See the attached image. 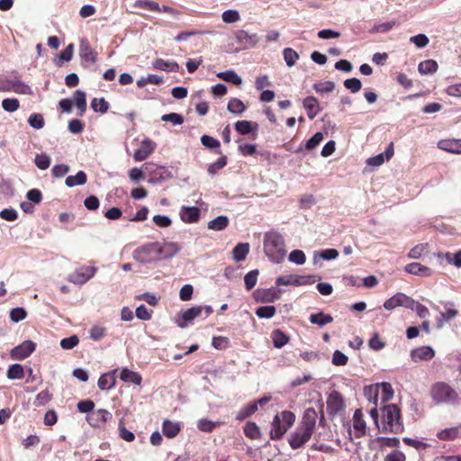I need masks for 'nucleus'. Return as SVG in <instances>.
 <instances>
[{"label":"nucleus","instance_id":"774afa93","mask_svg":"<svg viewBox=\"0 0 461 461\" xmlns=\"http://www.w3.org/2000/svg\"><path fill=\"white\" fill-rule=\"evenodd\" d=\"M324 139L322 132H316L312 138H310L305 143V149L312 150L315 149Z\"/></svg>","mask_w":461,"mask_h":461},{"label":"nucleus","instance_id":"338daca9","mask_svg":"<svg viewBox=\"0 0 461 461\" xmlns=\"http://www.w3.org/2000/svg\"><path fill=\"white\" fill-rule=\"evenodd\" d=\"M28 123L31 127L40 130L44 126V119L43 116L40 113H32L30 115L28 119Z\"/></svg>","mask_w":461,"mask_h":461},{"label":"nucleus","instance_id":"9b49d317","mask_svg":"<svg viewBox=\"0 0 461 461\" xmlns=\"http://www.w3.org/2000/svg\"><path fill=\"white\" fill-rule=\"evenodd\" d=\"M234 36L237 43L240 44L243 50L252 49L259 41V37L257 33H249L245 30L236 31Z\"/></svg>","mask_w":461,"mask_h":461},{"label":"nucleus","instance_id":"a18cd8bd","mask_svg":"<svg viewBox=\"0 0 461 461\" xmlns=\"http://www.w3.org/2000/svg\"><path fill=\"white\" fill-rule=\"evenodd\" d=\"M73 102L80 111V114L85 113L86 109V100L85 92L81 90H77L73 97Z\"/></svg>","mask_w":461,"mask_h":461},{"label":"nucleus","instance_id":"a19ab883","mask_svg":"<svg viewBox=\"0 0 461 461\" xmlns=\"http://www.w3.org/2000/svg\"><path fill=\"white\" fill-rule=\"evenodd\" d=\"M403 293H397L393 295L391 298L386 300L384 303V309L388 311H392L397 307H402V304Z\"/></svg>","mask_w":461,"mask_h":461},{"label":"nucleus","instance_id":"58836bf2","mask_svg":"<svg viewBox=\"0 0 461 461\" xmlns=\"http://www.w3.org/2000/svg\"><path fill=\"white\" fill-rule=\"evenodd\" d=\"M271 338L273 340V344L276 348H283L289 341L288 336H286L283 331H281L278 329L275 330L272 332Z\"/></svg>","mask_w":461,"mask_h":461},{"label":"nucleus","instance_id":"4d7b16f0","mask_svg":"<svg viewBox=\"0 0 461 461\" xmlns=\"http://www.w3.org/2000/svg\"><path fill=\"white\" fill-rule=\"evenodd\" d=\"M288 259L296 265H303L306 261V256L303 250L294 249L289 254Z\"/></svg>","mask_w":461,"mask_h":461},{"label":"nucleus","instance_id":"b1692460","mask_svg":"<svg viewBox=\"0 0 461 461\" xmlns=\"http://www.w3.org/2000/svg\"><path fill=\"white\" fill-rule=\"evenodd\" d=\"M235 130L237 132L242 135L254 133V137L257 135L258 131V123L250 121H238L235 125Z\"/></svg>","mask_w":461,"mask_h":461},{"label":"nucleus","instance_id":"864d4df0","mask_svg":"<svg viewBox=\"0 0 461 461\" xmlns=\"http://www.w3.org/2000/svg\"><path fill=\"white\" fill-rule=\"evenodd\" d=\"M377 388L375 384L366 386L364 389V394L366 399L375 404V406L378 405V395H377Z\"/></svg>","mask_w":461,"mask_h":461},{"label":"nucleus","instance_id":"c756f323","mask_svg":"<svg viewBox=\"0 0 461 461\" xmlns=\"http://www.w3.org/2000/svg\"><path fill=\"white\" fill-rule=\"evenodd\" d=\"M377 388V395L378 399L381 400V402H385L392 399L393 395V390L392 385L389 383H382L375 384Z\"/></svg>","mask_w":461,"mask_h":461},{"label":"nucleus","instance_id":"2f4dec72","mask_svg":"<svg viewBox=\"0 0 461 461\" xmlns=\"http://www.w3.org/2000/svg\"><path fill=\"white\" fill-rule=\"evenodd\" d=\"M86 181V174L84 171H78L75 176H68L65 180V184L68 187H74L77 185H83Z\"/></svg>","mask_w":461,"mask_h":461},{"label":"nucleus","instance_id":"0e129e2a","mask_svg":"<svg viewBox=\"0 0 461 461\" xmlns=\"http://www.w3.org/2000/svg\"><path fill=\"white\" fill-rule=\"evenodd\" d=\"M20 106L19 100L16 98H6L2 101V107L8 113H14Z\"/></svg>","mask_w":461,"mask_h":461},{"label":"nucleus","instance_id":"13d9d810","mask_svg":"<svg viewBox=\"0 0 461 461\" xmlns=\"http://www.w3.org/2000/svg\"><path fill=\"white\" fill-rule=\"evenodd\" d=\"M91 107L95 112L104 113L109 109V104L104 98H94L91 101Z\"/></svg>","mask_w":461,"mask_h":461},{"label":"nucleus","instance_id":"473e14b6","mask_svg":"<svg viewBox=\"0 0 461 461\" xmlns=\"http://www.w3.org/2000/svg\"><path fill=\"white\" fill-rule=\"evenodd\" d=\"M309 320L311 323L316 324L320 327L325 326L333 321V318L331 315L323 313L322 312L311 314Z\"/></svg>","mask_w":461,"mask_h":461},{"label":"nucleus","instance_id":"f257e3e1","mask_svg":"<svg viewBox=\"0 0 461 461\" xmlns=\"http://www.w3.org/2000/svg\"><path fill=\"white\" fill-rule=\"evenodd\" d=\"M317 418V412L313 408L305 410L301 423L289 438V444L293 449L300 448L310 440L316 426Z\"/></svg>","mask_w":461,"mask_h":461},{"label":"nucleus","instance_id":"ea45409f","mask_svg":"<svg viewBox=\"0 0 461 461\" xmlns=\"http://www.w3.org/2000/svg\"><path fill=\"white\" fill-rule=\"evenodd\" d=\"M227 109L231 113L241 114L246 110V105L240 99L231 98L228 103Z\"/></svg>","mask_w":461,"mask_h":461},{"label":"nucleus","instance_id":"6ab92c4d","mask_svg":"<svg viewBox=\"0 0 461 461\" xmlns=\"http://www.w3.org/2000/svg\"><path fill=\"white\" fill-rule=\"evenodd\" d=\"M179 215L181 220L185 222H196L200 218V210L195 206H182Z\"/></svg>","mask_w":461,"mask_h":461},{"label":"nucleus","instance_id":"39448f33","mask_svg":"<svg viewBox=\"0 0 461 461\" xmlns=\"http://www.w3.org/2000/svg\"><path fill=\"white\" fill-rule=\"evenodd\" d=\"M430 397L436 404L454 403L458 399V393L448 384L437 382L430 388Z\"/></svg>","mask_w":461,"mask_h":461},{"label":"nucleus","instance_id":"dca6fc26","mask_svg":"<svg viewBox=\"0 0 461 461\" xmlns=\"http://www.w3.org/2000/svg\"><path fill=\"white\" fill-rule=\"evenodd\" d=\"M345 407L341 394L336 391L330 393L327 399V411L330 414H337Z\"/></svg>","mask_w":461,"mask_h":461},{"label":"nucleus","instance_id":"412c9836","mask_svg":"<svg viewBox=\"0 0 461 461\" xmlns=\"http://www.w3.org/2000/svg\"><path fill=\"white\" fill-rule=\"evenodd\" d=\"M254 297L256 301L261 303H273L279 298L275 288L256 290Z\"/></svg>","mask_w":461,"mask_h":461},{"label":"nucleus","instance_id":"8fccbe9b","mask_svg":"<svg viewBox=\"0 0 461 461\" xmlns=\"http://www.w3.org/2000/svg\"><path fill=\"white\" fill-rule=\"evenodd\" d=\"M36 167L41 170H45L50 166L51 158L46 153L38 154L34 159Z\"/></svg>","mask_w":461,"mask_h":461},{"label":"nucleus","instance_id":"aec40b11","mask_svg":"<svg viewBox=\"0 0 461 461\" xmlns=\"http://www.w3.org/2000/svg\"><path fill=\"white\" fill-rule=\"evenodd\" d=\"M303 106L307 112V116L310 120L314 119L317 114L321 111L318 100L314 96H307L303 101Z\"/></svg>","mask_w":461,"mask_h":461},{"label":"nucleus","instance_id":"f3484780","mask_svg":"<svg viewBox=\"0 0 461 461\" xmlns=\"http://www.w3.org/2000/svg\"><path fill=\"white\" fill-rule=\"evenodd\" d=\"M435 351L431 347L421 346L411 351V358L414 362L428 361L434 357Z\"/></svg>","mask_w":461,"mask_h":461},{"label":"nucleus","instance_id":"393cba45","mask_svg":"<svg viewBox=\"0 0 461 461\" xmlns=\"http://www.w3.org/2000/svg\"><path fill=\"white\" fill-rule=\"evenodd\" d=\"M437 437L440 440H454L461 437V425L447 428L439 430Z\"/></svg>","mask_w":461,"mask_h":461},{"label":"nucleus","instance_id":"c85d7f7f","mask_svg":"<svg viewBox=\"0 0 461 461\" xmlns=\"http://www.w3.org/2000/svg\"><path fill=\"white\" fill-rule=\"evenodd\" d=\"M120 379L125 383H131L136 385H140L142 381V377L139 373L128 368H122L121 370Z\"/></svg>","mask_w":461,"mask_h":461},{"label":"nucleus","instance_id":"3c124183","mask_svg":"<svg viewBox=\"0 0 461 461\" xmlns=\"http://www.w3.org/2000/svg\"><path fill=\"white\" fill-rule=\"evenodd\" d=\"M221 19L226 23H234L240 20V14L237 10L228 9L222 13Z\"/></svg>","mask_w":461,"mask_h":461},{"label":"nucleus","instance_id":"f03ea898","mask_svg":"<svg viewBox=\"0 0 461 461\" xmlns=\"http://www.w3.org/2000/svg\"><path fill=\"white\" fill-rule=\"evenodd\" d=\"M264 252L273 263L282 262L286 254L282 235L276 231L267 232L264 236Z\"/></svg>","mask_w":461,"mask_h":461},{"label":"nucleus","instance_id":"f8f14e48","mask_svg":"<svg viewBox=\"0 0 461 461\" xmlns=\"http://www.w3.org/2000/svg\"><path fill=\"white\" fill-rule=\"evenodd\" d=\"M36 348V344L32 340H25L22 344L14 347L10 356L14 360H23L28 357Z\"/></svg>","mask_w":461,"mask_h":461},{"label":"nucleus","instance_id":"bf43d9fd","mask_svg":"<svg viewBox=\"0 0 461 461\" xmlns=\"http://www.w3.org/2000/svg\"><path fill=\"white\" fill-rule=\"evenodd\" d=\"M443 305H444L445 312H442L441 316L446 321L452 320L453 318H455L457 315L458 312L454 308L453 303L446 302L443 303Z\"/></svg>","mask_w":461,"mask_h":461},{"label":"nucleus","instance_id":"09e8293b","mask_svg":"<svg viewBox=\"0 0 461 461\" xmlns=\"http://www.w3.org/2000/svg\"><path fill=\"white\" fill-rule=\"evenodd\" d=\"M52 398V393L48 390L40 392L33 402L34 406L40 407L46 405Z\"/></svg>","mask_w":461,"mask_h":461},{"label":"nucleus","instance_id":"4468645a","mask_svg":"<svg viewBox=\"0 0 461 461\" xmlns=\"http://www.w3.org/2000/svg\"><path fill=\"white\" fill-rule=\"evenodd\" d=\"M112 413L104 409H98L87 414L86 420L92 427H101L112 419Z\"/></svg>","mask_w":461,"mask_h":461},{"label":"nucleus","instance_id":"bb28decb","mask_svg":"<svg viewBox=\"0 0 461 461\" xmlns=\"http://www.w3.org/2000/svg\"><path fill=\"white\" fill-rule=\"evenodd\" d=\"M153 68L166 72H178L179 65L176 61H167L163 59H156L153 61Z\"/></svg>","mask_w":461,"mask_h":461},{"label":"nucleus","instance_id":"49530a36","mask_svg":"<svg viewBox=\"0 0 461 461\" xmlns=\"http://www.w3.org/2000/svg\"><path fill=\"white\" fill-rule=\"evenodd\" d=\"M284 59L288 67H293L299 59V54L292 48H285L283 50Z\"/></svg>","mask_w":461,"mask_h":461},{"label":"nucleus","instance_id":"4c0bfd02","mask_svg":"<svg viewBox=\"0 0 461 461\" xmlns=\"http://www.w3.org/2000/svg\"><path fill=\"white\" fill-rule=\"evenodd\" d=\"M438 69V63L432 59L421 61L418 66V70L421 75L435 73Z\"/></svg>","mask_w":461,"mask_h":461},{"label":"nucleus","instance_id":"37998d69","mask_svg":"<svg viewBox=\"0 0 461 461\" xmlns=\"http://www.w3.org/2000/svg\"><path fill=\"white\" fill-rule=\"evenodd\" d=\"M339 252L335 249H323L321 252H315L313 255V261L316 263L318 258L324 260H331L337 258Z\"/></svg>","mask_w":461,"mask_h":461},{"label":"nucleus","instance_id":"c9c22d12","mask_svg":"<svg viewBox=\"0 0 461 461\" xmlns=\"http://www.w3.org/2000/svg\"><path fill=\"white\" fill-rule=\"evenodd\" d=\"M217 77L226 82L232 83L234 85L240 86L242 84L241 77L233 70H226L222 72H219Z\"/></svg>","mask_w":461,"mask_h":461},{"label":"nucleus","instance_id":"9d476101","mask_svg":"<svg viewBox=\"0 0 461 461\" xmlns=\"http://www.w3.org/2000/svg\"><path fill=\"white\" fill-rule=\"evenodd\" d=\"M312 276H299V275H287L278 276L276 280L277 286L283 285H294L301 286L312 284L314 280H310Z\"/></svg>","mask_w":461,"mask_h":461},{"label":"nucleus","instance_id":"a878e982","mask_svg":"<svg viewBox=\"0 0 461 461\" xmlns=\"http://www.w3.org/2000/svg\"><path fill=\"white\" fill-rule=\"evenodd\" d=\"M438 147L450 153H461V140H441L438 142Z\"/></svg>","mask_w":461,"mask_h":461},{"label":"nucleus","instance_id":"a211bd4d","mask_svg":"<svg viewBox=\"0 0 461 461\" xmlns=\"http://www.w3.org/2000/svg\"><path fill=\"white\" fill-rule=\"evenodd\" d=\"M79 55L84 64L91 65L96 61V52L91 48L86 40H81Z\"/></svg>","mask_w":461,"mask_h":461},{"label":"nucleus","instance_id":"20e7f679","mask_svg":"<svg viewBox=\"0 0 461 461\" xmlns=\"http://www.w3.org/2000/svg\"><path fill=\"white\" fill-rule=\"evenodd\" d=\"M295 415L290 411H283L275 415L270 430V438L278 440L294 425Z\"/></svg>","mask_w":461,"mask_h":461},{"label":"nucleus","instance_id":"e433bc0d","mask_svg":"<svg viewBox=\"0 0 461 461\" xmlns=\"http://www.w3.org/2000/svg\"><path fill=\"white\" fill-rule=\"evenodd\" d=\"M229 224L227 216L221 215L208 222V229L220 231L224 230Z\"/></svg>","mask_w":461,"mask_h":461},{"label":"nucleus","instance_id":"79ce46f5","mask_svg":"<svg viewBox=\"0 0 461 461\" xmlns=\"http://www.w3.org/2000/svg\"><path fill=\"white\" fill-rule=\"evenodd\" d=\"M6 376L11 379H22L24 376L23 366L20 364H13L9 366Z\"/></svg>","mask_w":461,"mask_h":461},{"label":"nucleus","instance_id":"423d86ee","mask_svg":"<svg viewBox=\"0 0 461 461\" xmlns=\"http://www.w3.org/2000/svg\"><path fill=\"white\" fill-rule=\"evenodd\" d=\"M134 260L141 264H152L159 261L158 241L146 243L132 252Z\"/></svg>","mask_w":461,"mask_h":461},{"label":"nucleus","instance_id":"c03bdc74","mask_svg":"<svg viewBox=\"0 0 461 461\" xmlns=\"http://www.w3.org/2000/svg\"><path fill=\"white\" fill-rule=\"evenodd\" d=\"M258 411V407L256 406V403H253V402H249L248 405L241 408L236 415V419L238 420H244L248 417L251 416L253 413H255Z\"/></svg>","mask_w":461,"mask_h":461},{"label":"nucleus","instance_id":"72a5a7b5","mask_svg":"<svg viewBox=\"0 0 461 461\" xmlns=\"http://www.w3.org/2000/svg\"><path fill=\"white\" fill-rule=\"evenodd\" d=\"M162 430L164 435L167 438H174L178 434L180 430V423L166 420L163 422Z\"/></svg>","mask_w":461,"mask_h":461},{"label":"nucleus","instance_id":"4be33fe9","mask_svg":"<svg viewBox=\"0 0 461 461\" xmlns=\"http://www.w3.org/2000/svg\"><path fill=\"white\" fill-rule=\"evenodd\" d=\"M405 271L411 275L423 277L430 276L433 274L430 268L417 262L406 265Z\"/></svg>","mask_w":461,"mask_h":461},{"label":"nucleus","instance_id":"6e6552de","mask_svg":"<svg viewBox=\"0 0 461 461\" xmlns=\"http://www.w3.org/2000/svg\"><path fill=\"white\" fill-rule=\"evenodd\" d=\"M0 88L20 95H32V87L18 77L0 79Z\"/></svg>","mask_w":461,"mask_h":461},{"label":"nucleus","instance_id":"603ef678","mask_svg":"<svg viewBox=\"0 0 461 461\" xmlns=\"http://www.w3.org/2000/svg\"><path fill=\"white\" fill-rule=\"evenodd\" d=\"M276 310L274 306H261L256 310V314L261 319H271L275 316Z\"/></svg>","mask_w":461,"mask_h":461},{"label":"nucleus","instance_id":"5fc2aeb1","mask_svg":"<svg viewBox=\"0 0 461 461\" xmlns=\"http://www.w3.org/2000/svg\"><path fill=\"white\" fill-rule=\"evenodd\" d=\"M227 164V158L224 156H221L217 159L216 162L209 165L208 167V174L211 176H215L219 170L222 169Z\"/></svg>","mask_w":461,"mask_h":461},{"label":"nucleus","instance_id":"052dcab7","mask_svg":"<svg viewBox=\"0 0 461 461\" xmlns=\"http://www.w3.org/2000/svg\"><path fill=\"white\" fill-rule=\"evenodd\" d=\"M74 52V45H68L59 54V60L57 61V65L60 66L63 62L70 61L73 57Z\"/></svg>","mask_w":461,"mask_h":461},{"label":"nucleus","instance_id":"cd10ccee","mask_svg":"<svg viewBox=\"0 0 461 461\" xmlns=\"http://www.w3.org/2000/svg\"><path fill=\"white\" fill-rule=\"evenodd\" d=\"M353 429L357 437H361L366 433V421L363 419L361 410H356L353 415Z\"/></svg>","mask_w":461,"mask_h":461},{"label":"nucleus","instance_id":"0eeeda50","mask_svg":"<svg viewBox=\"0 0 461 461\" xmlns=\"http://www.w3.org/2000/svg\"><path fill=\"white\" fill-rule=\"evenodd\" d=\"M212 312V309L211 306H194L189 308L179 314L177 320V325L185 329L188 325H190L193 321L196 318L202 317L203 319L207 318Z\"/></svg>","mask_w":461,"mask_h":461},{"label":"nucleus","instance_id":"f704fd0d","mask_svg":"<svg viewBox=\"0 0 461 461\" xmlns=\"http://www.w3.org/2000/svg\"><path fill=\"white\" fill-rule=\"evenodd\" d=\"M396 24H398L397 20H391L388 22L376 23L370 29L369 32L370 33H385L390 32Z\"/></svg>","mask_w":461,"mask_h":461},{"label":"nucleus","instance_id":"69168bd1","mask_svg":"<svg viewBox=\"0 0 461 461\" xmlns=\"http://www.w3.org/2000/svg\"><path fill=\"white\" fill-rule=\"evenodd\" d=\"M445 258L448 264L453 265L458 268L461 267V250H458L455 253L447 252L445 254Z\"/></svg>","mask_w":461,"mask_h":461},{"label":"nucleus","instance_id":"680f3d73","mask_svg":"<svg viewBox=\"0 0 461 461\" xmlns=\"http://www.w3.org/2000/svg\"><path fill=\"white\" fill-rule=\"evenodd\" d=\"M258 270L254 269L249 271L244 277V282L247 290H251L257 284L258 281Z\"/></svg>","mask_w":461,"mask_h":461},{"label":"nucleus","instance_id":"e2e57ef3","mask_svg":"<svg viewBox=\"0 0 461 461\" xmlns=\"http://www.w3.org/2000/svg\"><path fill=\"white\" fill-rule=\"evenodd\" d=\"M313 89L321 94L330 93L335 89V84L332 81L316 83L313 85Z\"/></svg>","mask_w":461,"mask_h":461},{"label":"nucleus","instance_id":"5701e85b","mask_svg":"<svg viewBox=\"0 0 461 461\" xmlns=\"http://www.w3.org/2000/svg\"><path fill=\"white\" fill-rule=\"evenodd\" d=\"M116 369L102 375L98 379V387L102 391L110 390L115 386L116 379H115V373Z\"/></svg>","mask_w":461,"mask_h":461},{"label":"nucleus","instance_id":"ddd939ff","mask_svg":"<svg viewBox=\"0 0 461 461\" xmlns=\"http://www.w3.org/2000/svg\"><path fill=\"white\" fill-rule=\"evenodd\" d=\"M180 249L181 247L176 242L165 241L161 243L158 241L159 261L173 258L180 251Z\"/></svg>","mask_w":461,"mask_h":461},{"label":"nucleus","instance_id":"7c9ffc66","mask_svg":"<svg viewBox=\"0 0 461 461\" xmlns=\"http://www.w3.org/2000/svg\"><path fill=\"white\" fill-rule=\"evenodd\" d=\"M249 252V243H239L237 244L232 250V258L236 262H242L246 259L248 254Z\"/></svg>","mask_w":461,"mask_h":461},{"label":"nucleus","instance_id":"6e6d98bb","mask_svg":"<svg viewBox=\"0 0 461 461\" xmlns=\"http://www.w3.org/2000/svg\"><path fill=\"white\" fill-rule=\"evenodd\" d=\"M244 433L247 437L256 439L260 436V429L254 422H248L244 427Z\"/></svg>","mask_w":461,"mask_h":461},{"label":"nucleus","instance_id":"de8ad7c7","mask_svg":"<svg viewBox=\"0 0 461 461\" xmlns=\"http://www.w3.org/2000/svg\"><path fill=\"white\" fill-rule=\"evenodd\" d=\"M134 6L142 8V9H147L149 11L160 12V5H158V3L155 2V1L136 0L134 2Z\"/></svg>","mask_w":461,"mask_h":461},{"label":"nucleus","instance_id":"1a4fd4ad","mask_svg":"<svg viewBox=\"0 0 461 461\" xmlns=\"http://www.w3.org/2000/svg\"><path fill=\"white\" fill-rule=\"evenodd\" d=\"M97 268L93 266H82L68 275V280L75 285H84L96 273Z\"/></svg>","mask_w":461,"mask_h":461},{"label":"nucleus","instance_id":"7ed1b4c3","mask_svg":"<svg viewBox=\"0 0 461 461\" xmlns=\"http://www.w3.org/2000/svg\"><path fill=\"white\" fill-rule=\"evenodd\" d=\"M379 429L392 433H401L403 426L400 420V411L393 405H386L383 408V414L380 423H377Z\"/></svg>","mask_w":461,"mask_h":461},{"label":"nucleus","instance_id":"2eb2a0df","mask_svg":"<svg viewBox=\"0 0 461 461\" xmlns=\"http://www.w3.org/2000/svg\"><path fill=\"white\" fill-rule=\"evenodd\" d=\"M156 149V143L150 139H144L140 147L134 152L133 158L135 161L145 160Z\"/></svg>","mask_w":461,"mask_h":461}]
</instances>
